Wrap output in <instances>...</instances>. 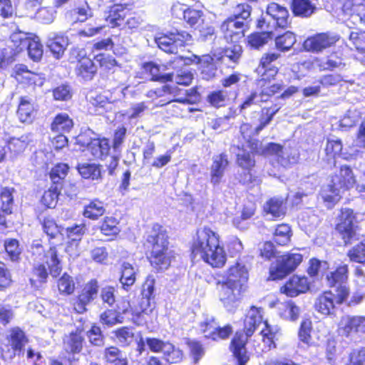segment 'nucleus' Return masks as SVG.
I'll return each instance as SVG.
<instances>
[{
    "mask_svg": "<svg viewBox=\"0 0 365 365\" xmlns=\"http://www.w3.org/2000/svg\"><path fill=\"white\" fill-rule=\"evenodd\" d=\"M248 277L247 265L240 260L229 267L221 279L216 280L219 299L227 311L232 312L238 306Z\"/></svg>",
    "mask_w": 365,
    "mask_h": 365,
    "instance_id": "1",
    "label": "nucleus"
},
{
    "mask_svg": "<svg viewBox=\"0 0 365 365\" xmlns=\"http://www.w3.org/2000/svg\"><path fill=\"white\" fill-rule=\"evenodd\" d=\"M192 249L195 255H199L213 267H222L225 264L226 254L220 244L219 235L207 227L197 230Z\"/></svg>",
    "mask_w": 365,
    "mask_h": 365,
    "instance_id": "2",
    "label": "nucleus"
},
{
    "mask_svg": "<svg viewBox=\"0 0 365 365\" xmlns=\"http://www.w3.org/2000/svg\"><path fill=\"white\" fill-rule=\"evenodd\" d=\"M166 230L155 224L147 232L145 245L150 250V262L158 270L167 269L171 263V251L168 248Z\"/></svg>",
    "mask_w": 365,
    "mask_h": 365,
    "instance_id": "3",
    "label": "nucleus"
},
{
    "mask_svg": "<svg viewBox=\"0 0 365 365\" xmlns=\"http://www.w3.org/2000/svg\"><path fill=\"white\" fill-rule=\"evenodd\" d=\"M31 252L34 257L35 264L34 266V275L37 277L36 280L45 282L48 277L47 265L50 274L53 277L58 276L61 271V260L58 257L56 248L50 247L46 252L42 245H34L31 247Z\"/></svg>",
    "mask_w": 365,
    "mask_h": 365,
    "instance_id": "4",
    "label": "nucleus"
},
{
    "mask_svg": "<svg viewBox=\"0 0 365 365\" xmlns=\"http://www.w3.org/2000/svg\"><path fill=\"white\" fill-rule=\"evenodd\" d=\"M261 310L252 307L247 313L244 322L243 334L237 332L231 342V350L234 356L237 359L239 365H245L249 360L245 344L249 336H251L257 327L262 323Z\"/></svg>",
    "mask_w": 365,
    "mask_h": 365,
    "instance_id": "5",
    "label": "nucleus"
},
{
    "mask_svg": "<svg viewBox=\"0 0 365 365\" xmlns=\"http://www.w3.org/2000/svg\"><path fill=\"white\" fill-rule=\"evenodd\" d=\"M355 182L352 170L347 165H342L331 177L329 183L322 188L321 196L326 202H336L339 200L340 193L353 187Z\"/></svg>",
    "mask_w": 365,
    "mask_h": 365,
    "instance_id": "6",
    "label": "nucleus"
},
{
    "mask_svg": "<svg viewBox=\"0 0 365 365\" xmlns=\"http://www.w3.org/2000/svg\"><path fill=\"white\" fill-rule=\"evenodd\" d=\"M251 7L248 4H239L233 16L229 17L221 25V30L227 39L235 42L244 37L248 28V19Z\"/></svg>",
    "mask_w": 365,
    "mask_h": 365,
    "instance_id": "7",
    "label": "nucleus"
},
{
    "mask_svg": "<svg viewBox=\"0 0 365 365\" xmlns=\"http://www.w3.org/2000/svg\"><path fill=\"white\" fill-rule=\"evenodd\" d=\"M348 265H339L335 271L329 272L326 276L328 286L336 287V302L344 303L349 295V288L347 284L349 277Z\"/></svg>",
    "mask_w": 365,
    "mask_h": 365,
    "instance_id": "8",
    "label": "nucleus"
},
{
    "mask_svg": "<svg viewBox=\"0 0 365 365\" xmlns=\"http://www.w3.org/2000/svg\"><path fill=\"white\" fill-rule=\"evenodd\" d=\"M302 261V255L298 252H290L281 256L275 265L270 267V277L273 280L284 278L294 271Z\"/></svg>",
    "mask_w": 365,
    "mask_h": 365,
    "instance_id": "9",
    "label": "nucleus"
},
{
    "mask_svg": "<svg viewBox=\"0 0 365 365\" xmlns=\"http://www.w3.org/2000/svg\"><path fill=\"white\" fill-rule=\"evenodd\" d=\"M190 39L191 35L186 31L170 32L169 34H162L155 38L160 49L170 53H177L179 48L184 46L185 43Z\"/></svg>",
    "mask_w": 365,
    "mask_h": 365,
    "instance_id": "10",
    "label": "nucleus"
},
{
    "mask_svg": "<svg viewBox=\"0 0 365 365\" xmlns=\"http://www.w3.org/2000/svg\"><path fill=\"white\" fill-rule=\"evenodd\" d=\"M355 216L353 210L351 209H342L339 216V222L337 224L336 230L340 234L344 243L351 242L356 238V225L354 223Z\"/></svg>",
    "mask_w": 365,
    "mask_h": 365,
    "instance_id": "11",
    "label": "nucleus"
},
{
    "mask_svg": "<svg viewBox=\"0 0 365 365\" xmlns=\"http://www.w3.org/2000/svg\"><path fill=\"white\" fill-rule=\"evenodd\" d=\"M338 40L336 35L327 33L319 34L305 40L304 47L309 51L320 52L334 45Z\"/></svg>",
    "mask_w": 365,
    "mask_h": 365,
    "instance_id": "12",
    "label": "nucleus"
},
{
    "mask_svg": "<svg viewBox=\"0 0 365 365\" xmlns=\"http://www.w3.org/2000/svg\"><path fill=\"white\" fill-rule=\"evenodd\" d=\"M98 292V282L96 279L91 280L84 286L74 303V309L78 313H83L86 310V306L97 297Z\"/></svg>",
    "mask_w": 365,
    "mask_h": 365,
    "instance_id": "13",
    "label": "nucleus"
},
{
    "mask_svg": "<svg viewBox=\"0 0 365 365\" xmlns=\"http://www.w3.org/2000/svg\"><path fill=\"white\" fill-rule=\"evenodd\" d=\"M339 332L345 336H349L351 333H365V317H343L339 323Z\"/></svg>",
    "mask_w": 365,
    "mask_h": 365,
    "instance_id": "14",
    "label": "nucleus"
},
{
    "mask_svg": "<svg viewBox=\"0 0 365 365\" xmlns=\"http://www.w3.org/2000/svg\"><path fill=\"white\" fill-rule=\"evenodd\" d=\"M267 16L274 20L273 25H269L270 30L276 26L287 28L291 23L289 14L287 8L276 3H271L267 6Z\"/></svg>",
    "mask_w": 365,
    "mask_h": 365,
    "instance_id": "15",
    "label": "nucleus"
},
{
    "mask_svg": "<svg viewBox=\"0 0 365 365\" xmlns=\"http://www.w3.org/2000/svg\"><path fill=\"white\" fill-rule=\"evenodd\" d=\"M155 280L148 278L143 285L142 298L139 302L140 310L142 313L148 314L155 307Z\"/></svg>",
    "mask_w": 365,
    "mask_h": 365,
    "instance_id": "16",
    "label": "nucleus"
},
{
    "mask_svg": "<svg viewBox=\"0 0 365 365\" xmlns=\"http://www.w3.org/2000/svg\"><path fill=\"white\" fill-rule=\"evenodd\" d=\"M229 161L225 153H220L212 157V163L210 167V182L218 185L224 176Z\"/></svg>",
    "mask_w": 365,
    "mask_h": 365,
    "instance_id": "17",
    "label": "nucleus"
},
{
    "mask_svg": "<svg viewBox=\"0 0 365 365\" xmlns=\"http://www.w3.org/2000/svg\"><path fill=\"white\" fill-rule=\"evenodd\" d=\"M309 284L307 277L294 275L281 288V291L287 296L293 297L308 291Z\"/></svg>",
    "mask_w": 365,
    "mask_h": 365,
    "instance_id": "18",
    "label": "nucleus"
},
{
    "mask_svg": "<svg viewBox=\"0 0 365 365\" xmlns=\"http://www.w3.org/2000/svg\"><path fill=\"white\" fill-rule=\"evenodd\" d=\"M336 304H339L336 302V293L327 291L316 298L314 308L322 314L330 315L334 313Z\"/></svg>",
    "mask_w": 365,
    "mask_h": 365,
    "instance_id": "19",
    "label": "nucleus"
},
{
    "mask_svg": "<svg viewBox=\"0 0 365 365\" xmlns=\"http://www.w3.org/2000/svg\"><path fill=\"white\" fill-rule=\"evenodd\" d=\"M87 99L93 107L96 108V111L99 114H101L104 110H111L113 105L118 102L117 100L112 98L108 92H103V93L91 92L88 95Z\"/></svg>",
    "mask_w": 365,
    "mask_h": 365,
    "instance_id": "20",
    "label": "nucleus"
},
{
    "mask_svg": "<svg viewBox=\"0 0 365 365\" xmlns=\"http://www.w3.org/2000/svg\"><path fill=\"white\" fill-rule=\"evenodd\" d=\"M257 26L261 29H267V31L249 36V45L256 49L265 45L272 37V31L269 29V23L267 24L265 17H262L258 21Z\"/></svg>",
    "mask_w": 365,
    "mask_h": 365,
    "instance_id": "21",
    "label": "nucleus"
},
{
    "mask_svg": "<svg viewBox=\"0 0 365 365\" xmlns=\"http://www.w3.org/2000/svg\"><path fill=\"white\" fill-rule=\"evenodd\" d=\"M178 88L176 86H172L168 84L163 85L160 88H158L155 90H151L148 91V96L150 98H159V97H166L165 100V102L163 104H166L170 102H179L183 104H190V101L187 97L185 98H180L173 99L172 97L176 96Z\"/></svg>",
    "mask_w": 365,
    "mask_h": 365,
    "instance_id": "22",
    "label": "nucleus"
},
{
    "mask_svg": "<svg viewBox=\"0 0 365 365\" xmlns=\"http://www.w3.org/2000/svg\"><path fill=\"white\" fill-rule=\"evenodd\" d=\"M278 163L283 167L295 164L298 162L299 154L297 149L290 147H282L279 144V150L271 153Z\"/></svg>",
    "mask_w": 365,
    "mask_h": 365,
    "instance_id": "23",
    "label": "nucleus"
},
{
    "mask_svg": "<svg viewBox=\"0 0 365 365\" xmlns=\"http://www.w3.org/2000/svg\"><path fill=\"white\" fill-rule=\"evenodd\" d=\"M6 339L13 350V355H20L27 342L25 333L19 327L12 328L6 336Z\"/></svg>",
    "mask_w": 365,
    "mask_h": 365,
    "instance_id": "24",
    "label": "nucleus"
},
{
    "mask_svg": "<svg viewBox=\"0 0 365 365\" xmlns=\"http://www.w3.org/2000/svg\"><path fill=\"white\" fill-rule=\"evenodd\" d=\"M13 188L3 187L0 194L1 208L0 209V230L6 227V215L11 213L13 205Z\"/></svg>",
    "mask_w": 365,
    "mask_h": 365,
    "instance_id": "25",
    "label": "nucleus"
},
{
    "mask_svg": "<svg viewBox=\"0 0 365 365\" xmlns=\"http://www.w3.org/2000/svg\"><path fill=\"white\" fill-rule=\"evenodd\" d=\"M46 43L55 58L58 59L63 55L68 45V40L63 35L50 34Z\"/></svg>",
    "mask_w": 365,
    "mask_h": 365,
    "instance_id": "26",
    "label": "nucleus"
},
{
    "mask_svg": "<svg viewBox=\"0 0 365 365\" xmlns=\"http://www.w3.org/2000/svg\"><path fill=\"white\" fill-rule=\"evenodd\" d=\"M143 68L150 73L153 81L167 82L173 80V74L165 72L168 68L165 65L148 62L143 65Z\"/></svg>",
    "mask_w": 365,
    "mask_h": 365,
    "instance_id": "27",
    "label": "nucleus"
},
{
    "mask_svg": "<svg viewBox=\"0 0 365 365\" xmlns=\"http://www.w3.org/2000/svg\"><path fill=\"white\" fill-rule=\"evenodd\" d=\"M83 341L81 331H72L63 337L64 349L67 352L79 353L82 350Z\"/></svg>",
    "mask_w": 365,
    "mask_h": 365,
    "instance_id": "28",
    "label": "nucleus"
},
{
    "mask_svg": "<svg viewBox=\"0 0 365 365\" xmlns=\"http://www.w3.org/2000/svg\"><path fill=\"white\" fill-rule=\"evenodd\" d=\"M20 121L31 123L35 118L36 110L31 101L27 97H21L17 110Z\"/></svg>",
    "mask_w": 365,
    "mask_h": 365,
    "instance_id": "29",
    "label": "nucleus"
},
{
    "mask_svg": "<svg viewBox=\"0 0 365 365\" xmlns=\"http://www.w3.org/2000/svg\"><path fill=\"white\" fill-rule=\"evenodd\" d=\"M73 127V120L66 113L57 114L51 124V130L59 133H68Z\"/></svg>",
    "mask_w": 365,
    "mask_h": 365,
    "instance_id": "30",
    "label": "nucleus"
},
{
    "mask_svg": "<svg viewBox=\"0 0 365 365\" xmlns=\"http://www.w3.org/2000/svg\"><path fill=\"white\" fill-rule=\"evenodd\" d=\"M96 71L97 67L91 58L83 57L78 61L76 67V73L83 79H92Z\"/></svg>",
    "mask_w": 365,
    "mask_h": 365,
    "instance_id": "31",
    "label": "nucleus"
},
{
    "mask_svg": "<svg viewBox=\"0 0 365 365\" xmlns=\"http://www.w3.org/2000/svg\"><path fill=\"white\" fill-rule=\"evenodd\" d=\"M88 150L95 158H103L107 156L110 150L108 139H94L88 145Z\"/></svg>",
    "mask_w": 365,
    "mask_h": 365,
    "instance_id": "32",
    "label": "nucleus"
},
{
    "mask_svg": "<svg viewBox=\"0 0 365 365\" xmlns=\"http://www.w3.org/2000/svg\"><path fill=\"white\" fill-rule=\"evenodd\" d=\"M136 269L128 262H123L121 266L120 282L124 289L128 290L136 280Z\"/></svg>",
    "mask_w": 365,
    "mask_h": 365,
    "instance_id": "33",
    "label": "nucleus"
},
{
    "mask_svg": "<svg viewBox=\"0 0 365 365\" xmlns=\"http://www.w3.org/2000/svg\"><path fill=\"white\" fill-rule=\"evenodd\" d=\"M24 46H26V48L28 51V55L29 58L34 61H39L43 56V46L40 41V39L38 36H35L34 38L29 37L28 41H24Z\"/></svg>",
    "mask_w": 365,
    "mask_h": 365,
    "instance_id": "34",
    "label": "nucleus"
},
{
    "mask_svg": "<svg viewBox=\"0 0 365 365\" xmlns=\"http://www.w3.org/2000/svg\"><path fill=\"white\" fill-rule=\"evenodd\" d=\"M247 145L252 153H255L266 156L270 155L271 153L279 150V144L269 143L266 145L255 139H247Z\"/></svg>",
    "mask_w": 365,
    "mask_h": 365,
    "instance_id": "35",
    "label": "nucleus"
},
{
    "mask_svg": "<svg viewBox=\"0 0 365 365\" xmlns=\"http://www.w3.org/2000/svg\"><path fill=\"white\" fill-rule=\"evenodd\" d=\"M319 222V217L311 210L302 212L299 217V224L306 232L312 231L318 226Z\"/></svg>",
    "mask_w": 365,
    "mask_h": 365,
    "instance_id": "36",
    "label": "nucleus"
},
{
    "mask_svg": "<svg viewBox=\"0 0 365 365\" xmlns=\"http://www.w3.org/2000/svg\"><path fill=\"white\" fill-rule=\"evenodd\" d=\"M293 13L298 16L309 17L315 10V6L309 0H292Z\"/></svg>",
    "mask_w": 365,
    "mask_h": 365,
    "instance_id": "37",
    "label": "nucleus"
},
{
    "mask_svg": "<svg viewBox=\"0 0 365 365\" xmlns=\"http://www.w3.org/2000/svg\"><path fill=\"white\" fill-rule=\"evenodd\" d=\"M267 76L266 73H263L262 78L257 81V86L261 88V100L265 101V102H267L272 96L282 91L283 88V85L281 83H274L266 86Z\"/></svg>",
    "mask_w": 365,
    "mask_h": 365,
    "instance_id": "38",
    "label": "nucleus"
},
{
    "mask_svg": "<svg viewBox=\"0 0 365 365\" xmlns=\"http://www.w3.org/2000/svg\"><path fill=\"white\" fill-rule=\"evenodd\" d=\"M32 140L30 134L23 135L19 138H11L7 141V146L9 150L14 155L22 153Z\"/></svg>",
    "mask_w": 365,
    "mask_h": 365,
    "instance_id": "39",
    "label": "nucleus"
},
{
    "mask_svg": "<svg viewBox=\"0 0 365 365\" xmlns=\"http://www.w3.org/2000/svg\"><path fill=\"white\" fill-rule=\"evenodd\" d=\"M264 210L274 217H281L285 215L286 207L282 197L271 198L264 205Z\"/></svg>",
    "mask_w": 365,
    "mask_h": 365,
    "instance_id": "40",
    "label": "nucleus"
},
{
    "mask_svg": "<svg viewBox=\"0 0 365 365\" xmlns=\"http://www.w3.org/2000/svg\"><path fill=\"white\" fill-rule=\"evenodd\" d=\"M105 211L103 202L98 200H94L85 206L83 215L87 218L96 220L102 216Z\"/></svg>",
    "mask_w": 365,
    "mask_h": 365,
    "instance_id": "41",
    "label": "nucleus"
},
{
    "mask_svg": "<svg viewBox=\"0 0 365 365\" xmlns=\"http://www.w3.org/2000/svg\"><path fill=\"white\" fill-rule=\"evenodd\" d=\"M43 232L51 238L64 235L63 227L58 226L51 217H45L41 222Z\"/></svg>",
    "mask_w": 365,
    "mask_h": 365,
    "instance_id": "42",
    "label": "nucleus"
},
{
    "mask_svg": "<svg viewBox=\"0 0 365 365\" xmlns=\"http://www.w3.org/2000/svg\"><path fill=\"white\" fill-rule=\"evenodd\" d=\"M229 101L228 92L224 90L212 91L207 97V101L215 108L225 106Z\"/></svg>",
    "mask_w": 365,
    "mask_h": 365,
    "instance_id": "43",
    "label": "nucleus"
},
{
    "mask_svg": "<svg viewBox=\"0 0 365 365\" xmlns=\"http://www.w3.org/2000/svg\"><path fill=\"white\" fill-rule=\"evenodd\" d=\"M146 345L148 349L155 353H164L165 349L170 347V342L153 337L140 338L139 345Z\"/></svg>",
    "mask_w": 365,
    "mask_h": 365,
    "instance_id": "44",
    "label": "nucleus"
},
{
    "mask_svg": "<svg viewBox=\"0 0 365 365\" xmlns=\"http://www.w3.org/2000/svg\"><path fill=\"white\" fill-rule=\"evenodd\" d=\"M77 169L81 175L84 178L98 180L101 177L100 168L94 163L78 164Z\"/></svg>",
    "mask_w": 365,
    "mask_h": 365,
    "instance_id": "45",
    "label": "nucleus"
},
{
    "mask_svg": "<svg viewBox=\"0 0 365 365\" xmlns=\"http://www.w3.org/2000/svg\"><path fill=\"white\" fill-rule=\"evenodd\" d=\"M349 41L360 54L364 55L362 58L357 57V58L365 65V31L351 32L349 35Z\"/></svg>",
    "mask_w": 365,
    "mask_h": 365,
    "instance_id": "46",
    "label": "nucleus"
},
{
    "mask_svg": "<svg viewBox=\"0 0 365 365\" xmlns=\"http://www.w3.org/2000/svg\"><path fill=\"white\" fill-rule=\"evenodd\" d=\"M10 39L11 45H9V47L13 51V56L14 55L20 53L26 48V46H24L23 43L26 41H28L29 37L27 36V34L19 32L13 34L11 36ZM10 54H11V51H10Z\"/></svg>",
    "mask_w": 365,
    "mask_h": 365,
    "instance_id": "47",
    "label": "nucleus"
},
{
    "mask_svg": "<svg viewBox=\"0 0 365 365\" xmlns=\"http://www.w3.org/2000/svg\"><path fill=\"white\" fill-rule=\"evenodd\" d=\"M347 255L352 262L365 264V236L359 244L349 250Z\"/></svg>",
    "mask_w": 365,
    "mask_h": 365,
    "instance_id": "48",
    "label": "nucleus"
},
{
    "mask_svg": "<svg viewBox=\"0 0 365 365\" xmlns=\"http://www.w3.org/2000/svg\"><path fill=\"white\" fill-rule=\"evenodd\" d=\"M296 43V36L294 33L287 31L284 34L279 36L275 39V43L277 49L282 51L289 50Z\"/></svg>",
    "mask_w": 365,
    "mask_h": 365,
    "instance_id": "49",
    "label": "nucleus"
},
{
    "mask_svg": "<svg viewBox=\"0 0 365 365\" xmlns=\"http://www.w3.org/2000/svg\"><path fill=\"white\" fill-rule=\"evenodd\" d=\"M290 237V227L287 225L282 224L278 225L275 229L273 240L279 245H285L289 242Z\"/></svg>",
    "mask_w": 365,
    "mask_h": 365,
    "instance_id": "50",
    "label": "nucleus"
},
{
    "mask_svg": "<svg viewBox=\"0 0 365 365\" xmlns=\"http://www.w3.org/2000/svg\"><path fill=\"white\" fill-rule=\"evenodd\" d=\"M183 19L191 27L197 29L203 22L202 12L190 8L183 12Z\"/></svg>",
    "mask_w": 365,
    "mask_h": 365,
    "instance_id": "51",
    "label": "nucleus"
},
{
    "mask_svg": "<svg viewBox=\"0 0 365 365\" xmlns=\"http://www.w3.org/2000/svg\"><path fill=\"white\" fill-rule=\"evenodd\" d=\"M125 16V9L120 5H115L110 11V14L108 16L106 20L113 27L119 26L121 25Z\"/></svg>",
    "mask_w": 365,
    "mask_h": 365,
    "instance_id": "52",
    "label": "nucleus"
},
{
    "mask_svg": "<svg viewBox=\"0 0 365 365\" xmlns=\"http://www.w3.org/2000/svg\"><path fill=\"white\" fill-rule=\"evenodd\" d=\"M279 54L278 53H267L262 56L260 61V64L262 66V68H258L257 71L259 73L262 72V70H264V72L263 73H265V72L268 69V72L269 73L268 74L269 76H274L277 74V70L275 67L269 68V64L277 60L279 57Z\"/></svg>",
    "mask_w": 365,
    "mask_h": 365,
    "instance_id": "53",
    "label": "nucleus"
},
{
    "mask_svg": "<svg viewBox=\"0 0 365 365\" xmlns=\"http://www.w3.org/2000/svg\"><path fill=\"white\" fill-rule=\"evenodd\" d=\"M59 194L58 185L52 186L49 190L45 191L42 197L41 202L48 208H53L56 206Z\"/></svg>",
    "mask_w": 365,
    "mask_h": 365,
    "instance_id": "54",
    "label": "nucleus"
},
{
    "mask_svg": "<svg viewBox=\"0 0 365 365\" xmlns=\"http://www.w3.org/2000/svg\"><path fill=\"white\" fill-rule=\"evenodd\" d=\"M118 222L117 220L112 217H107L104 219L103 222L101 226V232L107 236H115L120 232L118 227Z\"/></svg>",
    "mask_w": 365,
    "mask_h": 365,
    "instance_id": "55",
    "label": "nucleus"
},
{
    "mask_svg": "<svg viewBox=\"0 0 365 365\" xmlns=\"http://www.w3.org/2000/svg\"><path fill=\"white\" fill-rule=\"evenodd\" d=\"M361 118V113L356 108H350L340 120L342 128H351Z\"/></svg>",
    "mask_w": 365,
    "mask_h": 365,
    "instance_id": "56",
    "label": "nucleus"
},
{
    "mask_svg": "<svg viewBox=\"0 0 365 365\" xmlns=\"http://www.w3.org/2000/svg\"><path fill=\"white\" fill-rule=\"evenodd\" d=\"M217 329L218 324L212 317H206L200 323V330L204 333L206 338L213 339L214 334H215Z\"/></svg>",
    "mask_w": 365,
    "mask_h": 365,
    "instance_id": "57",
    "label": "nucleus"
},
{
    "mask_svg": "<svg viewBox=\"0 0 365 365\" xmlns=\"http://www.w3.org/2000/svg\"><path fill=\"white\" fill-rule=\"evenodd\" d=\"M237 163L242 170H251L255 164L251 153L245 150H241L237 155Z\"/></svg>",
    "mask_w": 365,
    "mask_h": 365,
    "instance_id": "58",
    "label": "nucleus"
},
{
    "mask_svg": "<svg viewBox=\"0 0 365 365\" xmlns=\"http://www.w3.org/2000/svg\"><path fill=\"white\" fill-rule=\"evenodd\" d=\"M68 170V167L64 163L58 164L51 169L50 178L55 185L58 186L60 181L66 176Z\"/></svg>",
    "mask_w": 365,
    "mask_h": 365,
    "instance_id": "59",
    "label": "nucleus"
},
{
    "mask_svg": "<svg viewBox=\"0 0 365 365\" xmlns=\"http://www.w3.org/2000/svg\"><path fill=\"white\" fill-rule=\"evenodd\" d=\"M311 331V321L308 319L302 321L299 330L298 336L301 342L308 346L312 344Z\"/></svg>",
    "mask_w": 365,
    "mask_h": 365,
    "instance_id": "60",
    "label": "nucleus"
},
{
    "mask_svg": "<svg viewBox=\"0 0 365 365\" xmlns=\"http://www.w3.org/2000/svg\"><path fill=\"white\" fill-rule=\"evenodd\" d=\"M163 357L169 363H178L182 359V353L178 348L175 347L173 344L170 343V347L164 351Z\"/></svg>",
    "mask_w": 365,
    "mask_h": 365,
    "instance_id": "61",
    "label": "nucleus"
},
{
    "mask_svg": "<svg viewBox=\"0 0 365 365\" xmlns=\"http://www.w3.org/2000/svg\"><path fill=\"white\" fill-rule=\"evenodd\" d=\"M36 19L43 24H50L53 21L56 16V11L52 7H43L36 12Z\"/></svg>",
    "mask_w": 365,
    "mask_h": 365,
    "instance_id": "62",
    "label": "nucleus"
},
{
    "mask_svg": "<svg viewBox=\"0 0 365 365\" xmlns=\"http://www.w3.org/2000/svg\"><path fill=\"white\" fill-rule=\"evenodd\" d=\"M342 150L341 141L339 139H328L325 148L327 156L334 158L339 155Z\"/></svg>",
    "mask_w": 365,
    "mask_h": 365,
    "instance_id": "63",
    "label": "nucleus"
},
{
    "mask_svg": "<svg viewBox=\"0 0 365 365\" xmlns=\"http://www.w3.org/2000/svg\"><path fill=\"white\" fill-rule=\"evenodd\" d=\"M84 232L85 226L83 225H75L74 226L63 228L64 235H66L72 241L80 240Z\"/></svg>",
    "mask_w": 365,
    "mask_h": 365,
    "instance_id": "64",
    "label": "nucleus"
}]
</instances>
